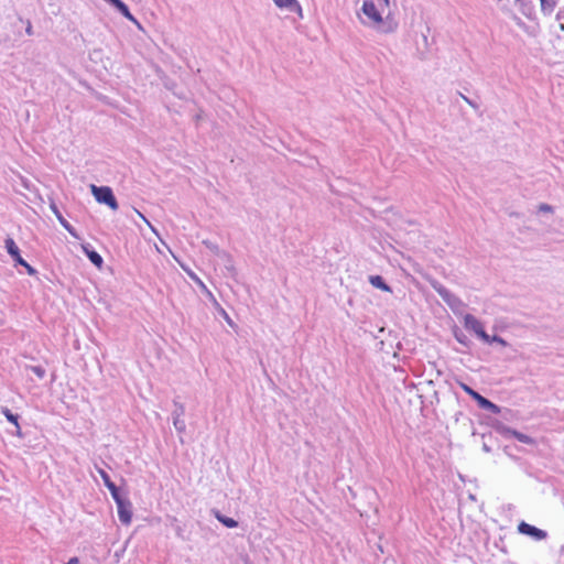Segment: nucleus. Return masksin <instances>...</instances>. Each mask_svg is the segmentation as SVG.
I'll list each match as a JSON object with an SVG mask.
<instances>
[{"label":"nucleus","instance_id":"obj_21","mask_svg":"<svg viewBox=\"0 0 564 564\" xmlns=\"http://www.w3.org/2000/svg\"><path fill=\"white\" fill-rule=\"evenodd\" d=\"M26 370L32 371L39 379H43L46 375L45 368L40 365L26 366Z\"/></svg>","mask_w":564,"mask_h":564},{"label":"nucleus","instance_id":"obj_19","mask_svg":"<svg viewBox=\"0 0 564 564\" xmlns=\"http://www.w3.org/2000/svg\"><path fill=\"white\" fill-rule=\"evenodd\" d=\"M519 9L521 13L528 19H532L535 14V6L531 0L521 1L519 3Z\"/></svg>","mask_w":564,"mask_h":564},{"label":"nucleus","instance_id":"obj_22","mask_svg":"<svg viewBox=\"0 0 564 564\" xmlns=\"http://www.w3.org/2000/svg\"><path fill=\"white\" fill-rule=\"evenodd\" d=\"M174 410L172 412V417H182L185 413V406L183 403L174 400Z\"/></svg>","mask_w":564,"mask_h":564},{"label":"nucleus","instance_id":"obj_17","mask_svg":"<svg viewBox=\"0 0 564 564\" xmlns=\"http://www.w3.org/2000/svg\"><path fill=\"white\" fill-rule=\"evenodd\" d=\"M369 283L373 288L379 289V290H381L383 292H392L391 286L386 282L383 276H381L379 274L369 275Z\"/></svg>","mask_w":564,"mask_h":564},{"label":"nucleus","instance_id":"obj_8","mask_svg":"<svg viewBox=\"0 0 564 564\" xmlns=\"http://www.w3.org/2000/svg\"><path fill=\"white\" fill-rule=\"evenodd\" d=\"M518 532L530 536L534 541H542L547 538V532L545 530L536 528L535 525H532L525 521H521L518 524Z\"/></svg>","mask_w":564,"mask_h":564},{"label":"nucleus","instance_id":"obj_9","mask_svg":"<svg viewBox=\"0 0 564 564\" xmlns=\"http://www.w3.org/2000/svg\"><path fill=\"white\" fill-rule=\"evenodd\" d=\"M48 202H50V209L52 210V213L55 215V217L57 218L58 223L61 224V226L74 238L78 239L79 236L77 234V230L75 229L74 226H72L66 219L65 217L62 215L55 199L53 197H48Z\"/></svg>","mask_w":564,"mask_h":564},{"label":"nucleus","instance_id":"obj_27","mask_svg":"<svg viewBox=\"0 0 564 564\" xmlns=\"http://www.w3.org/2000/svg\"><path fill=\"white\" fill-rule=\"evenodd\" d=\"M25 32L28 35H32L33 34V28H32V24L30 21H28V25L25 28Z\"/></svg>","mask_w":564,"mask_h":564},{"label":"nucleus","instance_id":"obj_10","mask_svg":"<svg viewBox=\"0 0 564 564\" xmlns=\"http://www.w3.org/2000/svg\"><path fill=\"white\" fill-rule=\"evenodd\" d=\"M96 470L99 474V476L101 477L105 487L110 491V495H111L112 499L124 492L120 487H118L111 480L109 474L105 469H102L101 467L96 466Z\"/></svg>","mask_w":564,"mask_h":564},{"label":"nucleus","instance_id":"obj_11","mask_svg":"<svg viewBox=\"0 0 564 564\" xmlns=\"http://www.w3.org/2000/svg\"><path fill=\"white\" fill-rule=\"evenodd\" d=\"M375 26L379 32L388 34L395 32L399 23L393 15L388 14L386 18L381 17V22H377Z\"/></svg>","mask_w":564,"mask_h":564},{"label":"nucleus","instance_id":"obj_2","mask_svg":"<svg viewBox=\"0 0 564 564\" xmlns=\"http://www.w3.org/2000/svg\"><path fill=\"white\" fill-rule=\"evenodd\" d=\"M4 248H6L7 252L9 253V256L14 261L15 265H21V267L25 268L26 273L31 276H35L39 274L37 270L21 257L20 249L17 246L13 238H11V237L6 238Z\"/></svg>","mask_w":564,"mask_h":564},{"label":"nucleus","instance_id":"obj_14","mask_svg":"<svg viewBox=\"0 0 564 564\" xmlns=\"http://www.w3.org/2000/svg\"><path fill=\"white\" fill-rule=\"evenodd\" d=\"M361 10L364 14L367 15L373 22V24H376L377 22H381V13L372 1L365 0Z\"/></svg>","mask_w":564,"mask_h":564},{"label":"nucleus","instance_id":"obj_28","mask_svg":"<svg viewBox=\"0 0 564 564\" xmlns=\"http://www.w3.org/2000/svg\"><path fill=\"white\" fill-rule=\"evenodd\" d=\"M482 451L486 453H491L492 448L486 442L482 443Z\"/></svg>","mask_w":564,"mask_h":564},{"label":"nucleus","instance_id":"obj_33","mask_svg":"<svg viewBox=\"0 0 564 564\" xmlns=\"http://www.w3.org/2000/svg\"><path fill=\"white\" fill-rule=\"evenodd\" d=\"M380 6H389V0H378Z\"/></svg>","mask_w":564,"mask_h":564},{"label":"nucleus","instance_id":"obj_31","mask_svg":"<svg viewBox=\"0 0 564 564\" xmlns=\"http://www.w3.org/2000/svg\"><path fill=\"white\" fill-rule=\"evenodd\" d=\"M139 30H142V25L139 20L135 18V21H131Z\"/></svg>","mask_w":564,"mask_h":564},{"label":"nucleus","instance_id":"obj_12","mask_svg":"<svg viewBox=\"0 0 564 564\" xmlns=\"http://www.w3.org/2000/svg\"><path fill=\"white\" fill-rule=\"evenodd\" d=\"M1 413L6 416L8 422L12 423L14 425V427H15V430L13 432H10V434L15 435V436H18L20 438H23L24 434H23V432L21 430V426H20V423H19L20 415L17 414V413H13L7 406H2L1 408Z\"/></svg>","mask_w":564,"mask_h":564},{"label":"nucleus","instance_id":"obj_26","mask_svg":"<svg viewBox=\"0 0 564 564\" xmlns=\"http://www.w3.org/2000/svg\"><path fill=\"white\" fill-rule=\"evenodd\" d=\"M539 210L540 212H543V213H552L553 212V207L549 204H545V203H542L539 205Z\"/></svg>","mask_w":564,"mask_h":564},{"label":"nucleus","instance_id":"obj_4","mask_svg":"<svg viewBox=\"0 0 564 564\" xmlns=\"http://www.w3.org/2000/svg\"><path fill=\"white\" fill-rule=\"evenodd\" d=\"M91 193L97 203L108 206L111 210L119 208L118 200L109 186L91 185Z\"/></svg>","mask_w":564,"mask_h":564},{"label":"nucleus","instance_id":"obj_20","mask_svg":"<svg viewBox=\"0 0 564 564\" xmlns=\"http://www.w3.org/2000/svg\"><path fill=\"white\" fill-rule=\"evenodd\" d=\"M558 0H542L541 1V11L544 15H551L557 6Z\"/></svg>","mask_w":564,"mask_h":564},{"label":"nucleus","instance_id":"obj_16","mask_svg":"<svg viewBox=\"0 0 564 564\" xmlns=\"http://www.w3.org/2000/svg\"><path fill=\"white\" fill-rule=\"evenodd\" d=\"M212 514L226 528L235 529L239 525L234 518L223 514L218 509H212Z\"/></svg>","mask_w":564,"mask_h":564},{"label":"nucleus","instance_id":"obj_30","mask_svg":"<svg viewBox=\"0 0 564 564\" xmlns=\"http://www.w3.org/2000/svg\"><path fill=\"white\" fill-rule=\"evenodd\" d=\"M139 30H142V25L139 20L135 18V21H131Z\"/></svg>","mask_w":564,"mask_h":564},{"label":"nucleus","instance_id":"obj_5","mask_svg":"<svg viewBox=\"0 0 564 564\" xmlns=\"http://www.w3.org/2000/svg\"><path fill=\"white\" fill-rule=\"evenodd\" d=\"M117 505L118 518L123 525H129L132 521L133 506L127 492L113 498Z\"/></svg>","mask_w":564,"mask_h":564},{"label":"nucleus","instance_id":"obj_23","mask_svg":"<svg viewBox=\"0 0 564 564\" xmlns=\"http://www.w3.org/2000/svg\"><path fill=\"white\" fill-rule=\"evenodd\" d=\"M484 343L489 344V345H491V344L496 343V344L501 345L502 347H507V346H508L507 340H505V339H503L501 336H499V335H492V336H490V335L488 334V340H484Z\"/></svg>","mask_w":564,"mask_h":564},{"label":"nucleus","instance_id":"obj_18","mask_svg":"<svg viewBox=\"0 0 564 564\" xmlns=\"http://www.w3.org/2000/svg\"><path fill=\"white\" fill-rule=\"evenodd\" d=\"M454 338L463 345L465 348L469 349L473 345V341L468 338V336L457 326L453 328Z\"/></svg>","mask_w":564,"mask_h":564},{"label":"nucleus","instance_id":"obj_7","mask_svg":"<svg viewBox=\"0 0 564 564\" xmlns=\"http://www.w3.org/2000/svg\"><path fill=\"white\" fill-rule=\"evenodd\" d=\"M464 327L473 332L482 341L488 340V334L485 330L482 323L473 314H466L464 316Z\"/></svg>","mask_w":564,"mask_h":564},{"label":"nucleus","instance_id":"obj_29","mask_svg":"<svg viewBox=\"0 0 564 564\" xmlns=\"http://www.w3.org/2000/svg\"><path fill=\"white\" fill-rule=\"evenodd\" d=\"M66 564H79V560L78 557L75 556L69 558V561Z\"/></svg>","mask_w":564,"mask_h":564},{"label":"nucleus","instance_id":"obj_25","mask_svg":"<svg viewBox=\"0 0 564 564\" xmlns=\"http://www.w3.org/2000/svg\"><path fill=\"white\" fill-rule=\"evenodd\" d=\"M460 96H462V98H463V99H464V100H465V101H466L470 107H473L474 109H478V108H479L478 104H477L475 100H473V99H470V98L466 97V96H465V95H463V94H460Z\"/></svg>","mask_w":564,"mask_h":564},{"label":"nucleus","instance_id":"obj_13","mask_svg":"<svg viewBox=\"0 0 564 564\" xmlns=\"http://www.w3.org/2000/svg\"><path fill=\"white\" fill-rule=\"evenodd\" d=\"M276 7L284 9L290 13H296L300 18H303L302 7L297 0H273Z\"/></svg>","mask_w":564,"mask_h":564},{"label":"nucleus","instance_id":"obj_24","mask_svg":"<svg viewBox=\"0 0 564 564\" xmlns=\"http://www.w3.org/2000/svg\"><path fill=\"white\" fill-rule=\"evenodd\" d=\"M173 425L178 433H184L186 430L185 421L182 417H174Z\"/></svg>","mask_w":564,"mask_h":564},{"label":"nucleus","instance_id":"obj_32","mask_svg":"<svg viewBox=\"0 0 564 564\" xmlns=\"http://www.w3.org/2000/svg\"><path fill=\"white\" fill-rule=\"evenodd\" d=\"M223 314L225 315L226 317V321L229 323V325L232 324L231 319L229 318L228 314L223 310Z\"/></svg>","mask_w":564,"mask_h":564},{"label":"nucleus","instance_id":"obj_1","mask_svg":"<svg viewBox=\"0 0 564 564\" xmlns=\"http://www.w3.org/2000/svg\"><path fill=\"white\" fill-rule=\"evenodd\" d=\"M434 291L446 303V305L454 312H458L465 304L464 302L453 292H451L445 285L438 281L431 282Z\"/></svg>","mask_w":564,"mask_h":564},{"label":"nucleus","instance_id":"obj_6","mask_svg":"<svg viewBox=\"0 0 564 564\" xmlns=\"http://www.w3.org/2000/svg\"><path fill=\"white\" fill-rule=\"evenodd\" d=\"M494 430L498 434H500L501 436H503L506 438L514 437L516 440H518L519 442H521L523 444H528V445L535 444V440L533 437H531L530 435H527L522 432H519L510 426H507L502 422L498 421L497 423H495Z\"/></svg>","mask_w":564,"mask_h":564},{"label":"nucleus","instance_id":"obj_3","mask_svg":"<svg viewBox=\"0 0 564 564\" xmlns=\"http://www.w3.org/2000/svg\"><path fill=\"white\" fill-rule=\"evenodd\" d=\"M462 390L468 394L476 403L477 405L486 411H489L494 414H499L501 412V409L499 405L487 399L486 397L481 395L478 391L473 389L466 383H460Z\"/></svg>","mask_w":564,"mask_h":564},{"label":"nucleus","instance_id":"obj_15","mask_svg":"<svg viewBox=\"0 0 564 564\" xmlns=\"http://www.w3.org/2000/svg\"><path fill=\"white\" fill-rule=\"evenodd\" d=\"M84 253L89 259V261L100 269L104 264V259L99 252H97L90 245L83 246Z\"/></svg>","mask_w":564,"mask_h":564}]
</instances>
